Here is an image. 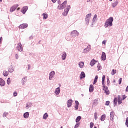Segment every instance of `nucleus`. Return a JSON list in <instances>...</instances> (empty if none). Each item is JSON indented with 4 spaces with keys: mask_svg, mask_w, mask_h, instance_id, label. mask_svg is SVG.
Masks as SVG:
<instances>
[{
    "mask_svg": "<svg viewBox=\"0 0 128 128\" xmlns=\"http://www.w3.org/2000/svg\"><path fill=\"white\" fill-rule=\"evenodd\" d=\"M122 78H120L119 79V80H118V84H122Z\"/></svg>",
    "mask_w": 128,
    "mask_h": 128,
    "instance_id": "43",
    "label": "nucleus"
},
{
    "mask_svg": "<svg viewBox=\"0 0 128 128\" xmlns=\"http://www.w3.org/2000/svg\"><path fill=\"white\" fill-rule=\"evenodd\" d=\"M75 103L76 106H78L79 104L78 101L76 100Z\"/></svg>",
    "mask_w": 128,
    "mask_h": 128,
    "instance_id": "46",
    "label": "nucleus"
},
{
    "mask_svg": "<svg viewBox=\"0 0 128 128\" xmlns=\"http://www.w3.org/2000/svg\"><path fill=\"white\" fill-rule=\"evenodd\" d=\"M98 104V99H95L93 102H92V106H96Z\"/></svg>",
    "mask_w": 128,
    "mask_h": 128,
    "instance_id": "10",
    "label": "nucleus"
},
{
    "mask_svg": "<svg viewBox=\"0 0 128 128\" xmlns=\"http://www.w3.org/2000/svg\"><path fill=\"white\" fill-rule=\"evenodd\" d=\"M102 122H104L106 120V114H102L100 118Z\"/></svg>",
    "mask_w": 128,
    "mask_h": 128,
    "instance_id": "29",
    "label": "nucleus"
},
{
    "mask_svg": "<svg viewBox=\"0 0 128 128\" xmlns=\"http://www.w3.org/2000/svg\"><path fill=\"white\" fill-rule=\"evenodd\" d=\"M91 16H92V14H88L86 16L85 22H86V24H90V20Z\"/></svg>",
    "mask_w": 128,
    "mask_h": 128,
    "instance_id": "4",
    "label": "nucleus"
},
{
    "mask_svg": "<svg viewBox=\"0 0 128 128\" xmlns=\"http://www.w3.org/2000/svg\"><path fill=\"white\" fill-rule=\"evenodd\" d=\"M29 116H30V113H28V112H26L24 114V118H28Z\"/></svg>",
    "mask_w": 128,
    "mask_h": 128,
    "instance_id": "24",
    "label": "nucleus"
},
{
    "mask_svg": "<svg viewBox=\"0 0 128 128\" xmlns=\"http://www.w3.org/2000/svg\"><path fill=\"white\" fill-rule=\"evenodd\" d=\"M126 97V95L123 96H122V100H124Z\"/></svg>",
    "mask_w": 128,
    "mask_h": 128,
    "instance_id": "50",
    "label": "nucleus"
},
{
    "mask_svg": "<svg viewBox=\"0 0 128 128\" xmlns=\"http://www.w3.org/2000/svg\"><path fill=\"white\" fill-rule=\"evenodd\" d=\"M98 76H95L94 79L98 80Z\"/></svg>",
    "mask_w": 128,
    "mask_h": 128,
    "instance_id": "51",
    "label": "nucleus"
},
{
    "mask_svg": "<svg viewBox=\"0 0 128 128\" xmlns=\"http://www.w3.org/2000/svg\"><path fill=\"white\" fill-rule=\"evenodd\" d=\"M28 26V25L27 24H22L19 26L18 28H20L21 30H24V28H26Z\"/></svg>",
    "mask_w": 128,
    "mask_h": 128,
    "instance_id": "6",
    "label": "nucleus"
},
{
    "mask_svg": "<svg viewBox=\"0 0 128 128\" xmlns=\"http://www.w3.org/2000/svg\"><path fill=\"white\" fill-rule=\"evenodd\" d=\"M106 78V76L104 75L102 78V84L104 86V80Z\"/></svg>",
    "mask_w": 128,
    "mask_h": 128,
    "instance_id": "34",
    "label": "nucleus"
},
{
    "mask_svg": "<svg viewBox=\"0 0 128 128\" xmlns=\"http://www.w3.org/2000/svg\"><path fill=\"white\" fill-rule=\"evenodd\" d=\"M60 128H62V126Z\"/></svg>",
    "mask_w": 128,
    "mask_h": 128,
    "instance_id": "64",
    "label": "nucleus"
},
{
    "mask_svg": "<svg viewBox=\"0 0 128 128\" xmlns=\"http://www.w3.org/2000/svg\"><path fill=\"white\" fill-rule=\"evenodd\" d=\"M6 84V82H4V80H2V78H0V86H4Z\"/></svg>",
    "mask_w": 128,
    "mask_h": 128,
    "instance_id": "13",
    "label": "nucleus"
},
{
    "mask_svg": "<svg viewBox=\"0 0 128 128\" xmlns=\"http://www.w3.org/2000/svg\"><path fill=\"white\" fill-rule=\"evenodd\" d=\"M94 123H92V122H91L90 123V128H94Z\"/></svg>",
    "mask_w": 128,
    "mask_h": 128,
    "instance_id": "38",
    "label": "nucleus"
},
{
    "mask_svg": "<svg viewBox=\"0 0 128 128\" xmlns=\"http://www.w3.org/2000/svg\"><path fill=\"white\" fill-rule=\"evenodd\" d=\"M4 76H8V72L6 71H5V72H4Z\"/></svg>",
    "mask_w": 128,
    "mask_h": 128,
    "instance_id": "35",
    "label": "nucleus"
},
{
    "mask_svg": "<svg viewBox=\"0 0 128 128\" xmlns=\"http://www.w3.org/2000/svg\"><path fill=\"white\" fill-rule=\"evenodd\" d=\"M2 2V0H0V2Z\"/></svg>",
    "mask_w": 128,
    "mask_h": 128,
    "instance_id": "59",
    "label": "nucleus"
},
{
    "mask_svg": "<svg viewBox=\"0 0 128 128\" xmlns=\"http://www.w3.org/2000/svg\"><path fill=\"white\" fill-rule=\"evenodd\" d=\"M70 6H68V7L64 10V12L62 13V16H68V12H70Z\"/></svg>",
    "mask_w": 128,
    "mask_h": 128,
    "instance_id": "5",
    "label": "nucleus"
},
{
    "mask_svg": "<svg viewBox=\"0 0 128 128\" xmlns=\"http://www.w3.org/2000/svg\"><path fill=\"white\" fill-rule=\"evenodd\" d=\"M98 18V16H96V14H94L93 18V22H94L96 21V18Z\"/></svg>",
    "mask_w": 128,
    "mask_h": 128,
    "instance_id": "32",
    "label": "nucleus"
},
{
    "mask_svg": "<svg viewBox=\"0 0 128 128\" xmlns=\"http://www.w3.org/2000/svg\"><path fill=\"white\" fill-rule=\"evenodd\" d=\"M118 4V0H116L112 4V6L113 8H116Z\"/></svg>",
    "mask_w": 128,
    "mask_h": 128,
    "instance_id": "16",
    "label": "nucleus"
},
{
    "mask_svg": "<svg viewBox=\"0 0 128 128\" xmlns=\"http://www.w3.org/2000/svg\"><path fill=\"white\" fill-rule=\"evenodd\" d=\"M126 92H128V86L126 88Z\"/></svg>",
    "mask_w": 128,
    "mask_h": 128,
    "instance_id": "53",
    "label": "nucleus"
},
{
    "mask_svg": "<svg viewBox=\"0 0 128 128\" xmlns=\"http://www.w3.org/2000/svg\"><path fill=\"white\" fill-rule=\"evenodd\" d=\"M28 70H30V65H28Z\"/></svg>",
    "mask_w": 128,
    "mask_h": 128,
    "instance_id": "52",
    "label": "nucleus"
},
{
    "mask_svg": "<svg viewBox=\"0 0 128 128\" xmlns=\"http://www.w3.org/2000/svg\"><path fill=\"white\" fill-rule=\"evenodd\" d=\"M16 49L18 50L19 52H22V45L21 43H18V46L16 48Z\"/></svg>",
    "mask_w": 128,
    "mask_h": 128,
    "instance_id": "8",
    "label": "nucleus"
},
{
    "mask_svg": "<svg viewBox=\"0 0 128 128\" xmlns=\"http://www.w3.org/2000/svg\"><path fill=\"white\" fill-rule=\"evenodd\" d=\"M97 68H98V70H102V66H100V64H98L97 65Z\"/></svg>",
    "mask_w": 128,
    "mask_h": 128,
    "instance_id": "33",
    "label": "nucleus"
},
{
    "mask_svg": "<svg viewBox=\"0 0 128 128\" xmlns=\"http://www.w3.org/2000/svg\"><path fill=\"white\" fill-rule=\"evenodd\" d=\"M110 118L111 120H114V112H112L110 113Z\"/></svg>",
    "mask_w": 128,
    "mask_h": 128,
    "instance_id": "17",
    "label": "nucleus"
},
{
    "mask_svg": "<svg viewBox=\"0 0 128 128\" xmlns=\"http://www.w3.org/2000/svg\"><path fill=\"white\" fill-rule=\"evenodd\" d=\"M110 2H112V0H110Z\"/></svg>",
    "mask_w": 128,
    "mask_h": 128,
    "instance_id": "61",
    "label": "nucleus"
},
{
    "mask_svg": "<svg viewBox=\"0 0 128 128\" xmlns=\"http://www.w3.org/2000/svg\"><path fill=\"white\" fill-rule=\"evenodd\" d=\"M103 90H104V92L106 94H110V90H108V86H106L103 85Z\"/></svg>",
    "mask_w": 128,
    "mask_h": 128,
    "instance_id": "9",
    "label": "nucleus"
},
{
    "mask_svg": "<svg viewBox=\"0 0 128 128\" xmlns=\"http://www.w3.org/2000/svg\"><path fill=\"white\" fill-rule=\"evenodd\" d=\"M52 2H56V0H52Z\"/></svg>",
    "mask_w": 128,
    "mask_h": 128,
    "instance_id": "54",
    "label": "nucleus"
},
{
    "mask_svg": "<svg viewBox=\"0 0 128 128\" xmlns=\"http://www.w3.org/2000/svg\"><path fill=\"white\" fill-rule=\"evenodd\" d=\"M106 40H104V41H103L102 42V44H104V45H106Z\"/></svg>",
    "mask_w": 128,
    "mask_h": 128,
    "instance_id": "49",
    "label": "nucleus"
},
{
    "mask_svg": "<svg viewBox=\"0 0 128 128\" xmlns=\"http://www.w3.org/2000/svg\"><path fill=\"white\" fill-rule=\"evenodd\" d=\"M13 96H18V93L16 91L14 92Z\"/></svg>",
    "mask_w": 128,
    "mask_h": 128,
    "instance_id": "41",
    "label": "nucleus"
},
{
    "mask_svg": "<svg viewBox=\"0 0 128 128\" xmlns=\"http://www.w3.org/2000/svg\"><path fill=\"white\" fill-rule=\"evenodd\" d=\"M66 52H64L62 56V58L64 60H66Z\"/></svg>",
    "mask_w": 128,
    "mask_h": 128,
    "instance_id": "22",
    "label": "nucleus"
},
{
    "mask_svg": "<svg viewBox=\"0 0 128 128\" xmlns=\"http://www.w3.org/2000/svg\"><path fill=\"white\" fill-rule=\"evenodd\" d=\"M126 125L128 128V117L126 118Z\"/></svg>",
    "mask_w": 128,
    "mask_h": 128,
    "instance_id": "39",
    "label": "nucleus"
},
{
    "mask_svg": "<svg viewBox=\"0 0 128 128\" xmlns=\"http://www.w3.org/2000/svg\"><path fill=\"white\" fill-rule=\"evenodd\" d=\"M42 16H43V18L44 20H46V18H48V14H46V12L42 14Z\"/></svg>",
    "mask_w": 128,
    "mask_h": 128,
    "instance_id": "21",
    "label": "nucleus"
},
{
    "mask_svg": "<svg viewBox=\"0 0 128 128\" xmlns=\"http://www.w3.org/2000/svg\"><path fill=\"white\" fill-rule=\"evenodd\" d=\"M86 50V49H84V50Z\"/></svg>",
    "mask_w": 128,
    "mask_h": 128,
    "instance_id": "63",
    "label": "nucleus"
},
{
    "mask_svg": "<svg viewBox=\"0 0 128 128\" xmlns=\"http://www.w3.org/2000/svg\"><path fill=\"white\" fill-rule=\"evenodd\" d=\"M86 78V74H84V72H82L80 75V78Z\"/></svg>",
    "mask_w": 128,
    "mask_h": 128,
    "instance_id": "23",
    "label": "nucleus"
},
{
    "mask_svg": "<svg viewBox=\"0 0 128 128\" xmlns=\"http://www.w3.org/2000/svg\"><path fill=\"white\" fill-rule=\"evenodd\" d=\"M58 4H61L60 1H58Z\"/></svg>",
    "mask_w": 128,
    "mask_h": 128,
    "instance_id": "57",
    "label": "nucleus"
},
{
    "mask_svg": "<svg viewBox=\"0 0 128 128\" xmlns=\"http://www.w3.org/2000/svg\"><path fill=\"white\" fill-rule=\"evenodd\" d=\"M7 84H10V78H8V80H7Z\"/></svg>",
    "mask_w": 128,
    "mask_h": 128,
    "instance_id": "40",
    "label": "nucleus"
},
{
    "mask_svg": "<svg viewBox=\"0 0 128 128\" xmlns=\"http://www.w3.org/2000/svg\"><path fill=\"white\" fill-rule=\"evenodd\" d=\"M116 74V70H114V69H113V70H112V72H111V74H112V76H114V74Z\"/></svg>",
    "mask_w": 128,
    "mask_h": 128,
    "instance_id": "30",
    "label": "nucleus"
},
{
    "mask_svg": "<svg viewBox=\"0 0 128 128\" xmlns=\"http://www.w3.org/2000/svg\"><path fill=\"white\" fill-rule=\"evenodd\" d=\"M2 37H1L0 38V42H2Z\"/></svg>",
    "mask_w": 128,
    "mask_h": 128,
    "instance_id": "55",
    "label": "nucleus"
},
{
    "mask_svg": "<svg viewBox=\"0 0 128 128\" xmlns=\"http://www.w3.org/2000/svg\"><path fill=\"white\" fill-rule=\"evenodd\" d=\"M14 68H12V66H10L8 68V72H14Z\"/></svg>",
    "mask_w": 128,
    "mask_h": 128,
    "instance_id": "19",
    "label": "nucleus"
},
{
    "mask_svg": "<svg viewBox=\"0 0 128 128\" xmlns=\"http://www.w3.org/2000/svg\"><path fill=\"white\" fill-rule=\"evenodd\" d=\"M88 2H90V0H88Z\"/></svg>",
    "mask_w": 128,
    "mask_h": 128,
    "instance_id": "62",
    "label": "nucleus"
},
{
    "mask_svg": "<svg viewBox=\"0 0 128 128\" xmlns=\"http://www.w3.org/2000/svg\"><path fill=\"white\" fill-rule=\"evenodd\" d=\"M56 74V72L54 71H52L50 74V76H49V80H50L51 78H52L54 77V76Z\"/></svg>",
    "mask_w": 128,
    "mask_h": 128,
    "instance_id": "14",
    "label": "nucleus"
},
{
    "mask_svg": "<svg viewBox=\"0 0 128 128\" xmlns=\"http://www.w3.org/2000/svg\"><path fill=\"white\" fill-rule=\"evenodd\" d=\"M84 66V62H79L80 68H82Z\"/></svg>",
    "mask_w": 128,
    "mask_h": 128,
    "instance_id": "28",
    "label": "nucleus"
},
{
    "mask_svg": "<svg viewBox=\"0 0 128 128\" xmlns=\"http://www.w3.org/2000/svg\"><path fill=\"white\" fill-rule=\"evenodd\" d=\"M89 92H94V86L90 84L89 88Z\"/></svg>",
    "mask_w": 128,
    "mask_h": 128,
    "instance_id": "25",
    "label": "nucleus"
},
{
    "mask_svg": "<svg viewBox=\"0 0 128 128\" xmlns=\"http://www.w3.org/2000/svg\"><path fill=\"white\" fill-rule=\"evenodd\" d=\"M112 22H114V18L112 17H110L104 23L105 28L112 26Z\"/></svg>",
    "mask_w": 128,
    "mask_h": 128,
    "instance_id": "1",
    "label": "nucleus"
},
{
    "mask_svg": "<svg viewBox=\"0 0 128 128\" xmlns=\"http://www.w3.org/2000/svg\"><path fill=\"white\" fill-rule=\"evenodd\" d=\"M26 80V78H23L22 79V80Z\"/></svg>",
    "mask_w": 128,
    "mask_h": 128,
    "instance_id": "60",
    "label": "nucleus"
},
{
    "mask_svg": "<svg viewBox=\"0 0 128 128\" xmlns=\"http://www.w3.org/2000/svg\"><path fill=\"white\" fill-rule=\"evenodd\" d=\"M94 118L96 120H98V112H95L94 113Z\"/></svg>",
    "mask_w": 128,
    "mask_h": 128,
    "instance_id": "31",
    "label": "nucleus"
},
{
    "mask_svg": "<svg viewBox=\"0 0 128 128\" xmlns=\"http://www.w3.org/2000/svg\"><path fill=\"white\" fill-rule=\"evenodd\" d=\"M75 108H76V110H78V105H76Z\"/></svg>",
    "mask_w": 128,
    "mask_h": 128,
    "instance_id": "48",
    "label": "nucleus"
},
{
    "mask_svg": "<svg viewBox=\"0 0 128 128\" xmlns=\"http://www.w3.org/2000/svg\"><path fill=\"white\" fill-rule=\"evenodd\" d=\"M8 113L6 112H4L3 114V118H6V116H8Z\"/></svg>",
    "mask_w": 128,
    "mask_h": 128,
    "instance_id": "37",
    "label": "nucleus"
},
{
    "mask_svg": "<svg viewBox=\"0 0 128 128\" xmlns=\"http://www.w3.org/2000/svg\"><path fill=\"white\" fill-rule=\"evenodd\" d=\"M18 4H15V5L12 6L10 8V12H14L16 10V8H18Z\"/></svg>",
    "mask_w": 128,
    "mask_h": 128,
    "instance_id": "7",
    "label": "nucleus"
},
{
    "mask_svg": "<svg viewBox=\"0 0 128 128\" xmlns=\"http://www.w3.org/2000/svg\"><path fill=\"white\" fill-rule=\"evenodd\" d=\"M76 34L77 36H78V31L74 30L72 32V34Z\"/></svg>",
    "mask_w": 128,
    "mask_h": 128,
    "instance_id": "36",
    "label": "nucleus"
},
{
    "mask_svg": "<svg viewBox=\"0 0 128 128\" xmlns=\"http://www.w3.org/2000/svg\"><path fill=\"white\" fill-rule=\"evenodd\" d=\"M78 126H80V123H77L75 126H74V128H78Z\"/></svg>",
    "mask_w": 128,
    "mask_h": 128,
    "instance_id": "42",
    "label": "nucleus"
},
{
    "mask_svg": "<svg viewBox=\"0 0 128 128\" xmlns=\"http://www.w3.org/2000/svg\"><path fill=\"white\" fill-rule=\"evenodd\" d=\"M16 60H18V54H16Z\"/></svg>",
    "mask_w": 128,
    "mask_h": 128,
    "instance_id": "47",
    "label": "nucleus"
},
{
    "mask_svg": "<svg viewBox=\"0 0 128 128\" xmlns=\"http://www.w3.org/2000/svg\"><path fill=\"white\" fill-rule=\"evenodd\" d=\"M96 61L94 59H93L90 62V66H94L96 64Z\"/></svg>",
    "mask_w": 128,
    "mask_h": 128,
    "instance_id": "18",
    "label": "nucleus"
},
{
    "mask_svg": "<svg viewBox=\"0 0 128 128\" xmlns=\"http://www.w3.org/2000/svg\"><path fill=\"white\" fill-rule=\"evenodd\" d=\"M20 10V8H18V9H17V10Z\"/></svg>",
    "mask_w": 128,
    "mask_h": 128,
    "instance_id": "58",
    "label": "nucleus"
},
{
    "mask_svg": "<svg viewBox=\"0 0 128 128\" xmlns=\"http://www.w3.org/2000/svg\"><path fill=\"white\" fill-rule=\"evenodd\" d=\"M60 88H58L56 89V90H55L56 94L58 96V94H60Z\"/></svg>",
    "mask_w": 128,
    "mask_h": 128,
    "instance_id": "20",
    "label": "nucleus"
},
{
    "mask_svg": "<svg viewBox=\"0 0 128 128\" xmlns=\"http://www.w3.org/2000/svg\"><path fill=\"white\" fill-rule=\"evenodd\" d=\"M26 108H28V104H27L26 106Z\"/></svg>",
    "mask_w": 128,
    "mask_h": 128,
    "instance_id": "56",
    "label": "nucleus"
},
{
    "mask_svg": "<svg viewBox=\"0 0 128 128\" xmlns=\"http://www.w3.org/2000/svg\"><path fill=\"white\" fill-rule=\"evenodd\" d=\"M67 2H68V1H64L61 4H60L58 6V10H64V8L66 7V6Z\"/></svg>",
    "mask_w": 128,
    "mask_h": 128,
    "instance_id": "3",
    "label": "nucleus"
},
{
    "mask_svg": "<svg viewBox=\"0 0 128 128\" xmlns=\"http://www.w3.org/2000/svg\"><path fill=\"white\" fill-rule=\"evenodd\" d=\"M48 113H45L43 116L44 120H46L48 118Z\"/></svg>",
    "mask_w": 128,
    "mask_h": 128,
    "instance_id": "27",
    "label": "nucleus"
},
{
    "mask_svg": "<svg viewBox=\"0 0 128 128\" xmlns=\"http://www.w3.org/2000/svg\"><path fill=\"white\" fill-rule=\"evenodd\" d=\"M80 120H82V116H78L76 120V122H80Z\"/></svg>",
    "mask_w": 128,
    "mask_h": 128,
    "instance_id": "26",
    "label": "nucleus"
},
{
    "mask_svg": "<svg viewBox=\"0 0 128 128\" xmlns=\"http://www.w3.org/2000/svg\"><path fill=\"white\" fill-rule=\"evenodd\" d=\"M28 6H24L21 10V12H22V14H26V10H28Z\"/></svg>",
    "mask_w": 128,
    "mask_h": 128,
    "instance_id": "11",
    "label": "nucleus"
},
{
    "mask_svg": "<svg viewBox=\"0 0 128 128\" xmlns=\"http://www.w3.org/2000/svg\"><path fill=\"white\" fill-rule=\"evenodd\" d=\"M101 58L102 60H106V53L104 52H102Z\"/></svg>",
    "mask_w": 128,
    "mask_h": 128,
    "instance_id": "12",
    "label": "nucleus"
},
{
    "mask_svg": "<svg viewBox=\"0 0 128 128\" xmlns=\"http://www.w3.org/2000/svg\"><path fill=\"white\" fill-rule=\"evenodd\" d=\"M117 102H118V104H121L122 103V98H120V96H118V98H114V106H116Z\"/></svg>",
    "mask_w": 128,
    "mask_h": 128,
    "instance_id": "2",
    "label": "nucleus"
},
{
    "mask_svg": "<svg viewBox=\"0 0 128 128\" xmlns=\"http://www.w3.org/2000/svg\"><path fill=\"white\" fill-rule=\"evenodd\" d=\"M96 82H98L97 80L94 79V84H96Z\"/></svg>",
    "mask_w": 128,
    "mask_h": 128,
    "instance_id": "45",
    "label": "nucleus"
},
{
    "mask_svg": "<svg viewBox=\"0 0 128 128\" xmlns=\"http://www.w3.org/2000/svg\"><path fill=\"white\" fill-rule=\"evenodd\" d=\"M110 101H106V106H110Z\"/></svg>",
    "mask_w": 128,
    "mask_h": 128,
    "instance_id": "44",
    "label": "nucleus"
},
{
    "mask_svg": "<svg viewBox=\"0 0 128 128\" xmlns=\"http://www.w3.org/2000/svg\"><path fill=\"white\" fill-rule=\"evenodd\" d=\"M72 100H68V107L70 108L72 106Z\"/></svg>",
    "mask_w": 128,
    "mask_h": 128,
    "instance_id": "15",
    "label": "nucleus"
}]
</instances>
